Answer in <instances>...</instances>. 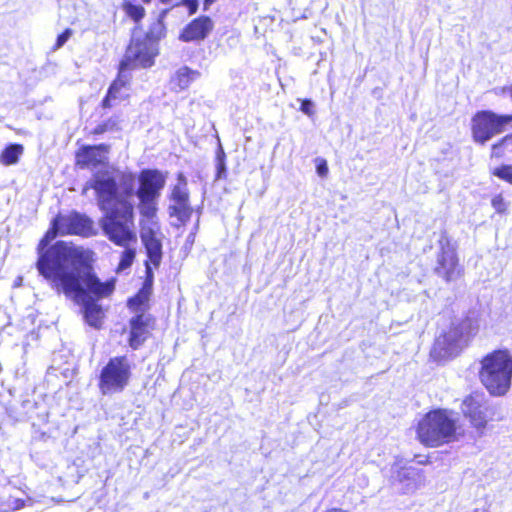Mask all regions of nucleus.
Returning a JSON list of instances; mask_svg holds the SVG:
<instances>
[{
  "mask_svg": "<svg viewBox=\"0 0 512 512\" xmlns=\"http://www.w3.org/2000/svg\"><path fill=\"white\" fill-rule=\"evenodd\" d=\"M181 4L188 8L190 15L196 13L198 9V0H181Z\"/></svg>",
  "mask_w": 512,
  "mask_h": 512,
  "instance_id": "obj_32",
  "label": "nucleus"
},
{
  "mask_svg": "<svg viewBox=\"0 0 512 512\" xmlns=\"http://www.w3.org/2000/svg\"><path fill=\"white\" fill-rule=\"evenodd\" d=\"M214 2V0H204V7L207 9L209 5H211Z\"/></svg>",
  "mask_w": 512,
  "mask_h": 512,
  "instance_id": "obj_37",
  "label": "nucleus"
},
{
  "mask_svg": "<svg viewBox=\"0 0 512 512\" xmlns=\"http://www.w3.org/2000/svg\"><path fill=\"white\" fill-rule=\"evenodd\" d=\"M510 141H512V139Z\"/></svg>",
  "mask_w": 512,
  "mask_h": 512,
  "instance_id": "obj_41",
  "label": "nucleus"
},
{
  "mask_svg": "<svg viewBox=\"0 0 512 512\" xmlns=\"http://www.w3.org/2000/svg\"><path fill=\"white\" fill-rule=\"evenodd\" d=\"M319 176L324 177L328 173V166L325 160H320L316 167Z\"/></svg>",
  "mask_w": 512,
  "mask_h": 512,
  "instance_id": "obj_33",
  "label": "nucleus"
},
{
  "mask_svg": "<svg viewBox=\"0 0 512 512\" xmlns=\"http://www.w3.org/2000/svg\"><path fill=\"white\" fill-rule=\"evenodd\" d=\"M151 322V315L143 312L130 319L129 345L132 349L137 350L146 341L149 336Z\"/></svg>",
  "mask_w": 512,
  "mask_h": 512,
  "instance_id": "obj_15",
  "label": "nucleus"
},
{
  "mask_svg": "<svg viewBox=\"0 0 512 512\" xmlns=\"http://www.w3.org/2000/svg\"><path fill=\"white\" fill-rule=\"evenodd\" d=\"M172 204L169 205V214L176 217L180 222H187L192 214V208L189 200L188 181L186 176L179 172L177 174V183L172 187L170 196Z\"/></svg>",
  "mask_w": 512,
  "mask_h": 512,
  "instance_id": "obj_11",
  "label": "nucleus"
},
{
  "mask_svg": "<svg viewBox=\"0 0 512 512\" xmlns=\"http://www.w3.org/2000/svg\"><path fill=\"white\" fill-rule=\"evenodd\" d=\"M110 146L107 144H99L93 146L82 147L76 155L77 164L81 167L98 166L105 163Z\"/></svg>",
  "mask_w": 512,
  "mask_h": 512,
  "instance_id": "obj_16",
  "label": "nucleus"
},
{
  "mask_svg": "<svg viewBox=\"0 0 512 512\" xmlns=\"http://www.w3.org/2000/svg\"><path fill=\"white\" fill-rule=\"evenodd\" d=\"M131 378V363L127 356L109 359L99 377V389L103 395L122 392Z\"/></svg>",
  "mask_w": 512,
  "mask_h": 512,
  "instance_id": "obj_7",
  "label": "nucleus"
},
{
  "mask_svg": "<svg viewBox=\"0 0 512 512\" xmlns=\"http://www.w3.org/2000/svg\"><path fill=\"white\" fill-rule=\"evenodd\" d=\"M54 226H59L61 234L79 235L83 237L95 235L93 220L87 215L76 211L68 215L57 216L54 219Z\"/></svg>",
  "mask_w": 512,
  "mask_h": 512,
  "instance_id": "obj_14",
  "label": "nucleus"
},
{
  "mask_svg": "<svg viewBox=\"0 0 512 512\" xmlns=\"http://www.w3.org/2000/svg\"><path fill=\"white\" fill-rule=\"evenodd\" d=\"M139 199L138 209L145 218H153L157 212V201L159 198L137 197Z\"/></svg>",
  "mask_w": 512,
  "mask_h": 512,
  "instance_id": "obj_24",
  "label": "nucleus"
},
{
  "mask_svg": "<svg viewBox=\"0 0 512 512\" xmlns=\"http://www.w3.org/2000/svg\"><path fill=\"white\" fill-rule=\"evenodd\" d=\"M141 240L146 250V254L149 261H146L150 265V263L158 268L161 264L162 260V243L156 237L153 230H143L141 232Z\"/></svg>",
  "mask_w": 512,
  "mask_h": 512,
  "instance_id": "obj_18",
  "label": "nucleus"
},
{
  "mask_svg": "<svg viewBox=\"0 0 512 512\" xmlns=\"http://www.w3.org/2000/svg\"><path fill=\"white\" fill-rule=\"evenodd\" d=\"M22 153L23 146L21 144H9L4 148V150L1 153L0 162L6 166L16 164Z\"/></svg>",
  "mask_w": 512,
  "mask_h": 512,
  "instance_id": "obj_23",
  "label": "nucleus"
},
{
  "mask_svg": "<svg viewBox=\"0 0 512 512\" xmlns=\"http://www.w3.org/2000/svg\"><path fill=\"white\" fill-rule=\"evenodd\" d=\"M10 506L15 510H19L25 506V501L23 499L15 498L10 503Z\"/></svg>",
  "mask_w": 512,
  "mask_h": 512,
  "instance_id": "obj_34",
  "label": "nucleus"
},
{
  "mask_svg": "<svg viewBox=\"0 0 512 512\" xmlns=\"http://www.w3.org/2000/svg\"><path fill=\"white\" fill-rule=\"evenodd\" d=\"M509 93H510V96L512 98V86L509 88Z\"/></svg>",
  "mask_w": 512,
  "mask_h": 512,
  "instance_id": "obj_39",
  "label": "nucleus"
},
{
  "mask_svg": "<svg viewBox=\"0 0 512 512\" xmlns=\"http://www.w3.org/2000/svg\"><path fill=\"white\" fill-rule=\"evenodd\" d=\"M145 270L146 279L142 288L138 291V293L135 296L129 298L127 302L128 307L135 313L139 312L142 306L148 302L151 294L154 273L152 271L151 266L148 263L145 264Z\"/></svg>",
  "mask_w": 512,
  "mask_h": 512,
  "instance_id": "obj_19",
  "label": "nucleus"
},
{
  "mask_svg": "<svg viewBox=\"0 0 512 512\" xmlns=\"http://www.w3.org/2000/svg\"><path fill=\"white\" fill-rule=\"evenodd\" d=\"M391 484L402 493H412L424 484L425 478L420 469L402 467L400 461L391 466Z\"/></svg>",
  "mask_w": 512,
  "mask_h": 512,
  "instance_id": "obj_13",
  "label": "nucleus"
},
{
  "mask_svg": "<svg viewBox=\"0 0 512 512\" xmlns=\"http://www.w3.org/2000/svg\"><path fill=\"white\" fill-rule=\"evenodd\" d=\"M51 286L57 293H64L83 307L85 321L98 328L101 319V307L97 301L109 296L114 288V280L102 282L94 273L92 265L74 273L64 280L59 279Z\"/></svg>",
  "mask_w": 512,
  "mask_h": 512,
  "instance_id": "obj_3",
  "label": "nucleus"
},
{
  "mask_svg": "<svg viewBox=\"0 0 512 512\" xmlns=\"http://www.w3.org/2000/svg\"><path fill=\"white\" fill-rule=\"evenodd\" d=\"M103 216L99 221L104 235L115 245L123 247L118 271L128 269L136 257L137 234L134 230V205L130 198L134 192L132 176L123 177L120 185L109 174L97 175L91 182Z\"/></svg>",
  "mask_w": 512,
  "mask_h": 512,
  "instance_id": "obj_1",
  "label": "nucleus"
},
{
  "mask_svg": "<svg viewBox=\"0 0 512 512\" xmlns=\"http://www.w3.org/2000/svg\"><path fill=\"white\" fill-rule=\"evenodd\" d=\"M150 1H151V0H143V2H145V3H148V2H150Z\"/></svg>",
  "mask_w": 512,
  "mask_h": 512,
  "instance_id": "obj_40",
  "label": "nucleus"
},
{
  "mask_svg": "<svg viewBox=\"0 0 512 512\" xmlns=\"http://www.w3.org/2000/svg\"><path fill=\"white\" fill-rule=\"evenodd\" d=\"M512 134L503 137L499 142L492 145L491 157L501 158L504 156L505 150L512 147Z\"/></svg>",
  "mask_w": 512,
  "mask_h": 512,
  "instance_id": "obj_26",
  "label": "nucleus"
},
{
  "mask_svg": "<svg viewBox=\"0 0 512 512\" xmlns=\"http://www.w3.org/2000/svg\"><path fill=\"white\" fill-rule=\"evenodd\" d=\"M458 416L452 410L434 409L418 422L417 436L425 446L439 447L457 440Z\"/></svg>",
  "mask_w": 512,
  "mask_h": 512,
  "instance_id": "obj_5",
  "label": "nucleus"
},
{
  "mask_svg": "<svg viewBox=\"0 0 512 512\" xmlns=\"http://www.w3.org/2000/svg\"><path fill=\"white\" fill-rule=\"evenodd\" d=\"M484 400L483 394L473 393L467 396L461 405V410L475 429L477 437L484 435L487 425V406Z\"/></svg>",
  "mask_w": 512,
  "mask_h": 512,
  "instance_id": "obj_12",
  "label": "nucleus"
},
{
  "mask_svg": "<svg viewBox=\"0 0 512 512\" xmlns=\"http://www.w3.org/2000/svg\"><path fill=\"white\" fill-rule=\"evenodd\" d=\"M492 207L497 213L504 214L507 212L509 203L503 198L501 194L494 196L491 200Z\"/></svg>",
  "mask_w": 512,
  "mask_h": 512,
  "instance_id": "obj_29",
  "label": "nucleus"
},
{
  "mask_svg": "<svg viewBox=\"0 0 512 512\" xmlns=\"http://www.w3.org/2000/svg\"><path fill=\"white\" fill-rule=\"evenodd\" d=\"M129 96V88L127 83L119 76L110 85L106 96L102 100V106L104 108H111L114 105L125 100Z\"/></svg>",
  "mask_w": 512,
  "mask_h": 512,
  "instance_id": "obj_20",
  "label": "nucleus"
},
{
  "mask_svg": "<svg viewBox=\"0 0 512 512\" xmlns=\"http://www.w3.org/2000/svg\"><path fill=\"white\" fill-rule=\"evenodd\" d=\"M174 0H160L161 3L163 4H170L172 3Z\"/></svg>",
  "mask_w": 512,
  "mask_h": 512,
  "instance_id": "obj_38",
  "label": "nucleus"
},
{
  "mask_svg": "<svg viewBox=\"0 0 512 512\" xmlns=\"http://www.w3.org/2000/svg\"><path fill=\"white\" fill-rule=\"evenodd\" d=\"M166 14L167 10H163L143 37L138 26L133 29L131 42L120 62V73L130 68H147L153 65L157 55V42L164 36L163 18Z\"/></svg>",
  "mask_w": 512,
  "mask_h": 512,
  "instance_id": "obj_4",
  "label": "nucleus"
},
{
  "mask_svg": "<svg viewBox=\"0 0 512 512\" xmlns=\"http://www.w3.org/2000/svg\"><path fill=\"white\" fill-rule=\"evenodd\" d=\"M101 174L102 173H98V175ZM103 174L111 175L115 179L117 185H120L123 177L125 176H132L135 180L134 175L131 173L122 174L119 180H117L115 176L109 172H104ZM96 176L97 174L91 180H93ZM138 182L139 187L136 192H133V194H136L137 197L159 198L161 191L166 184V175L158 169H143L138 176ZM89 184L91 185V183ZM133 196L134 195L131 197ZM130 202L132 203V198H130Z\"/></svg>",
  "mask_w": 512,
  "mask_h": 512,
  "instance_id": "obj_9",
  "label": "nucleus"
},
{
  "mask_svg": "<svg viewBox=\"0 0 512 512\" xmlns=\"http://www.w3.org/2000/svg\"><path fill=\"white\" fill-rule=\"evenodd\" d=\"M8 482V478L4 475L3 470L0 468V485H6Z\"/></svg>",
  "mask_w": 512,
  "mask_h": 512,
  "instance_id": "obj_36",
  "label": "nucleus"
},
{
  "mask_svg": "<svg viewBox=\"0 0 512 512\" xmlns=\"http://www.w3.org/2000/svg\"><path fill=\"white\" fill-rule=\"evenodd\" d=\"M512 122V114L499 115L490 110L477 112L472 118V135L475 142L485 144L504 131Z\"/></svg>",
  "mask_w": 512,
  "mask_h": 512,
  "instance_id": "obj_8",
  "label": "nucleus"
},
{
  "mask_svg": "<svg viewBox=\"0 0 512 512\" xmlns=\"http://www.w3.org/2000/svg\"><path fill=\"white\" fill-rule=\"evenodd\" d=\"M123 9L127 16L136 23H139L145 16V9L141 5L129 1L123 4Z\"/></svg>",
  "mask_w": 512,
  "mask_h": 512,
  "instance_id": "obj_25",
  "label": "nucleus"
},
{
  "mask_svg": "<svg viewBox=\"0 0 512 512\" xmlns=\"http://www.w3.org/2000/svg\"><path fill=\"white\" fill-rule=\"evenodd\" d=\"M213 29V23L207 16H201L191 21L181 32L180 39L184 42L205 39Z\"/></svg>",
  "mask_w": 512,
  "mask_h": 512,
  "instance_id": "obj_17",
  "label": "nucleus"
},
{
  "mask_svg": "<svg viewBox=\"0 0 512 512\" xmlns=\"http://www.w3.org/2000/svg\"><path fill=\"white\" fill-rule=\"evenodd\" d=\"M200 73L186 66L179 68L171 77L170 85L174 91H182L190 86V84L198 79Z\"/></svg>",
  "mask_w": 512,
  "mask_h": 512,
  "instance_id": "obj_22",
  "label": "nucleus"
},
{
  "mask_svg": "<svg viewBox=\"0 0 512 512\" xmlns=\"http://www.w3.org/2000/svg\"><path fill=\"white\" fill-rule=\"evenodd\" d=\"M60 233L59 226L49 229L38 244V260L36 267L50 284H57L59 279L64 280L74 273L91 265V251L73 244L57 241L55 244H49Z\"/></svg>",
  "mask_w": 512,
  "mask_h": 512,
  "instance_id": "obj_2",
  "label": "nucleus"
},
{
  "mask_svg": "<svg viewBox=\"0 0 512 512\" xmlns=\"http://www.w3.org/2000/svg\"><path fill=\"white\" fill-rule=\"evenodd\" d=\"M108 129H109V123H103V124L98 125V126L94 129V133H95V134H102V133H104L105 131H107Z\"/></svg>",
  "mask_w": 512,
  "mask_h": 512,
  "instance_id": "obj_35",
  "label": "nucleus"
},
{
  "mask_svg": "<svg viewBox=\"0 0 512 512\" xmlns=\"http://www.w3.org/2000/svg\"><path fill=\"white\" fill-rule=\"evenodd\" d=\"M439 245L440 254L438 255L435 272L447 282L454 281L461 275L455 247L445 233L441 235Z\"/></svg>",
  "mask_w": 512,
  "mask_h": 512,
  "instance_id": "obj_10",
  "label": "nucleus"
},
{
  "mask_svg": "<svg viewBox=\"0 0 512 512\" xmlns=\"http://www.w3.org/2000/svg\"><path fill=\"white\" fill-rule=\"evenodd\" d=\"M226 174L225 153L222 147H220L216 156V180L225 178Z\"/></svg>",
  "mask_w": 512,
  "mask_h": 512,
  "instance_id": "obj_27",
  "label": "nucleus"
},
{
  "mask_svg": "<svg viewBox=\"0 0 512 512\" xmlns=\"http://www.w3.org/2000/svg\"><path fill=\"white\" fill-rule=\"evenodd\" d=\"M71 35H72V30L69 28L65 29L60 35H58L54 49L56 50V49L61 48L68 41V39L71 37Z\"/></svg>",
  "mask_w": 512,
  "mask_h": 512,
  "instance_id": "obj_30",
  "label": "nucleus"
},
{
  "mask_svg": "<svg viewBox=\"0 0 512 512\" xmlns=\"http://www.w3.org/2000/svg\"><path fill=\"white\" fill-rule=\"evenodd\" d=\"M479 378L490 395H506L512 382V354L506 349L487 354L481 360Z\"/></svg>",
  "mask_w": 512,
  "mask_h": 512,
  "instance_id": "obj_6",
  "label": "nucleus"
},
{
  "mask_svg": "<svg viewBox=\"0 0 512 512\" xmlns=\"http://www.w3.org/2000/svg\"><path fill=\"white\" fill-rule=\"evenodd\" d=\"M460 334L457 329H451L447 334L439 336L434 344V351L442 356H450L459 348Z\"/></svg>",
  "mask_w": 512,
  "mask_h": 512,
  "instance_id": "obj_21",
  "label": "nucleus"
},
{
  "mask_svg": "<svg viewBox=\"0 0 512 512\" xmlns=\"http://www.w3.org/2000/svg\"><path fill=\"white\" fill-rule=\"evenodd\" d=\"M300 110L307 116L311 117L314 115V103L310 99L301 100Z\"/></svg>",
  "mask_w": 512,
  "mask_h": 512,
  "instance_id": "obj_31",
  "label": "nucleus"
},
{
  "mask_svg": "<svg viewBox=\"0 0 512 512\" xmlns=\"http://www.w3.org/2000/svg\"><path fill=\"white\" fill-rule=\"evenodd\" d=\"M493 175L512 184V165H501L493 170Z\"/></svg>",
  "mask_w": 512,
  "mask_h": 512,
  "instance_id": "obj_28",
  "label": "nucleus"
}]
</instances>
